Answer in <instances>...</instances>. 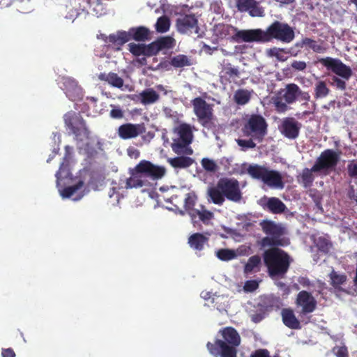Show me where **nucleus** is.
Segmentation results:
<instances>
[{
    "label": "nucleus",
    "mask_w": 357,
    "mask_h": 357,
    "mask_svg": "<svg viewBox=\"0 0 357 357\" xmlns=\"http://www.w3.org/2000/svg\"><path fill=\"white\" fill-rule=\"evenodd\" d=\"M262 258L268 275L271 278H284L292 261L289 255L278 246L266 250L262 254Z\"/></svg>",
    "instance_id": "5"
},
{
    "label": "nucleus",
    "mask_w": 357,
    "mask_h": 357,
    "mask_svg": "<svg viewBox=\"0 0 357 357\" xmlns=\"http://www.w3.org/2000/svg\"><path fill=\"white\" fill-rule=\"evenodd\" d=\"M252 91L240 89L236 91L234 95V100L238 105L247 104L251 99Z\"/></svg>",
    "instance_id": "34"
},
{
    "label": "nucleus",
    "mask_w": 357,
    "mask_h": 357,
    "mask_svg": "<svg viewBox=\"0 0 357 357\" xmlns=\"http://www.w3.org/2000/svg\"><path fill=\"white\" fill-rule=\"evenodd\" d=\"M170 64L174 68H183L190 66L191 62L186 55L178 54L171 59Z\"/></svg>",
    "instance_id": "41"
},
{
    "label": "nucleus",
    "mask_w": 357,
    "mask_h": 357,
    "mask_svg": "<svg viewBox=\"0 0 357 357\" xmlns=\"http://www.w3.org/2000/svg\"><path fill=\"white\" fill-rule=\"evenodd\" d=\"M222 73H223L222 77H225L229 82H235L240 77L238 69L233 67L231 63H227L223 67Z\"/></svg>",
    "instance_id": "35"
},
{
    "label": "nucleus",
    "mask_w": 357,
    "mask_h": 357,
    "mask_svg": "<svg viewBox=\"0 0 357 357\" xmlns=\"http://www.w3.org/2000/svg\"><path fill=\"white\" fill-rule=\"evenodd\" d=\"M260 226L263 232L267 235L261 241L262 247L284 245L282 237L286 234V229L282 224H278L272 220H263Z\"/></svg>",
    "instance_id": "9"
},
{
    "label": "nucleus",
    "mask_w": 357,
    "mask_h": 357,
    "mask_svg": "<svg viewBox=\"0 0 357 357\" xmlns=\"http://www.w3.org/2000/svg\"><path fill=\"white\" fill-rule=\"evenodd\" d=\"M291 66L295 70L303 71L306 68L307 64L303 61H294Z\"/></svg>",
    "instance_id": "56"
},
{
    "label": "nucleus",
    "mask_w": 357,
    "mask_h": 357,
    "mask_svg": "<svg viewBox=\"0 0 357 357\" xmlns=\"http://www.w3.org/2000/svg\"><path fill=\"white\" fill-rule=\"evenodd\" d=\"M177 134V139H181L184 142L191 143L192 141V132L190 126L186 123H182L174 129Z\"/></svg>",
    "instance_id": "29"
},
{
    "label": "nucleus",
    "mask_w": 357,
    "mask_h": 357,
    "mask_svg": "<svg viewBox=\"0 0 357 357\" xmlns=\"http://www.w3.org/2000/svg\"><path fill=\"white\" fill-rule=\"evenodd\" d=\"M280 287H285V290H286V294H289V288L287 287L284 283H282V282H280L279 284H278Z\"/></svg>",
    "instance_id": "61"
},
{
    "label": "nucleus",
    "mask_w": 357,
    "mask_h": 357,
    "mask_svg": "<svg viewBox=\"0 0 357 357\" xmlns=\"http://www.w3.org/2000/svg\"><path fill=\"white\" fill-rule=\"evenodd\" d=\"M283 324L291 329H301V325L291 308H283L281 311Z\"/></svg>",
    "instance_id": "22"
},
{
    "label": "nucleus",
    "mask_w": 357,
    "mask_h": 357,
    "mask_svg": "<svg viewBox=\"0 0 357 357\" xmlns=\"http://www.w3.org/2000/svg\"><path fill=\"white\" fill-rule=\"evenodd\" d=\"M84 186V182L79 181L76 184L64 188L61 191V195L63 198L71 197L77 190Z\"/></svg>",
    "instance_id": "43"
},
{
    "label": "nucleus",
    "mask_w": 357,
    "mask_h": 357,
    "mask_svg": "<svg viewBox=\"0 0 357 357\" xmlns=\"http://www.w3.org/2000/svg\"><path fill=\"white\" fill-rule=\"evenodd\" d=\"M248 174L253 178L261 181L264 184L270 188L276 189L284 188L281 174L273 169H269L264 165H250L247 169Z\"/></svg>",
    "instance_id": "8"
},
{
    "label": "nucleus",
    "mask_w": 357,
    "mask_h": 357,
    "mask_svg": "<svg viewBox=\"0 0 357 357\" xmlns=\"http://www.w3.org/2000/svg\"><path fill=\"white\" fill-rule=\"evenodd\" d=\"M250 357H271V355L268 349H258L252 352Z\"/></svg>",
    "instance_id": "54"
},
{
    "label": "nucleus",
    "mask_w": 357,
    "mask_h": 357,
    "mask_svg": "<svg viewBox=\"0 0 357 357\" xmlns=\"http://www.w3.org/2000/svg\"><path fill=\"white\" fill-rule=\"evenodd\" d=\"M236 141L237 144L241 148V150L244 151L248 149L256 147V144L254 142L255 140L251 137L249 139H238Z\"/></svg>",
    "instance_id": "48"
},
{
    "label": "nucleus",
    "mask_w": 357,
    "mask_h": 357,
    "mask_svg": "<svg viewBox=\"0 0 357 357\" xmlns=\"http://www.w3.org/2000/svg\"><path fill=\"white\" fill-rule=\"evenodd\" d=\"M221 339H216L214 343L208 342L206 347L214 357H236L237 347L241 344V336L231 326L225 327L219 331Z\"/></svg>",
    "instance_id": "3"
},
{
    "label": "nucleus",
    "mask_w": 357,
    "mask_h": 357,
    "mask_svg": "<svg viewBox=\"0 0 357 357\" xmlns=\"http://www.w3.org/2000/svg\"><path fill=\"white\" fill-rule=\"evenodd\" d=\"M170 27V20L167 15H162L158 18L155 24V30L159 33H165Z\"/></svg>",
    "instance_id": "42"
},
{
    "label": "nucleus",
    "mask_w": 357,
    "mask_h": 357,
    "mask_svg": "<svg viewBox=\"0 0 357 357\" xmlns=\"http://www.w3.org/2000/svg\"><path fill=\"white\" fill-rule=\"evenodd\" d=\"M158 50H169L172 48L175 45V40L171 36H162L158 38L156 40Z\"/></svg>",
    "instance_id": "39"
},
{
    "label": "nucleus",
    "mask_w": 357,
    "mask_h": 357,
    "mask_svg": "<svg viewBox=\"0 0 357 357\" xmlns=\"http://www.w3.org/2000/svg\"><path fill=\"white\" fill-rule=\"evenodd\" d=\"M301 127V123L294 118L286 117L282 121L279 130L285 137L294 139L298 137Z\"/></svg>",
    "instance_id": "17"
},
{
    "label": "nucleus",
    "mask_w": 357,
    "mask_h": 357,
    "mask_svg": "<svg viewBox=\"0 0 357 357\" xmlns=\"http://www.w3.org/2000/svg\"><path fill=\"white\" fill-rule=\"evenodd\" d=\"M216 256L222 261H229L237 257L234 250L227 248L218 250L216 252Z\"/></svg>",
    "instance_id": "44"
},
{
    "label": "nucleus",
    "mask_w": 357,
    "mask_h": 357,
    "mask_svg": "<svg viewBox=\"0 0 357 357\" xmlns=\"http://www.w3.org/2000/svg\"><path fill=\"white\" fill-rule=\"evenodd\" d=\"M176 26L180 33L188 36L199 31L198 20L194 14H181L176 20Z\"/></svg>",
    "instance_id": "14"
},
{
    "label": "nucleus",
    "mask_w": 357,
    "mask_h": 357,
    "mask_svg": "<svg viewBox=\"0 0 357 357\" xmlns=\"http://www.w3.org/2000/svg\"><path fill=\"white\" fill-rule=\"evenodd\" d=\"M169 165L175 169H185L194 163V160L187 156H177L168 159Z\"/></svg>",
    "instance_id": "27"
},
{
    "label": "nucleus",
    "mask_w": 357,
    "mask_h": 357,
    "mask_svg": "<svg viewBox=\"0 0 357 357\" xmlns=\"http://www.w3.org/2000/svg\"><path fill=\"white\" fill-rule=\"evenodd\" d=\"M197 202V196L195 192H190L185 195L183 208L185 211L190 216L197 213L198 208H195Z\"/></svg>",
    "instance_id": "25"
},
{
    "label": "nucleus",
    "mask_w": 357,
    "mask_h": 357,
    "mask_svg": "<svg viewBox=\"0 0 357 357\" xmlns=\"http://www.w3.org/2000/svg\"><path fill=\"white\" fill-rule=\"evenodd\" d=\"M70 149H71V148L69 146H65V150H66L67 153H69Z\"/></svg>",
    "instance_id": "63"
},
{
    "label": "nucleus",
    "mask_w": 357,
    "mask_h": 357,
    "mask_svg": "<svg viewBox=\"0 0 357 357\" xmlns=\"http://www.w3.org/2000/svg\"><path fill=\"white\" fill-rule=\"evenodd\" d=\"M159 52L155 40L149 45L144 44V53L146 56L156 55Z\"/></svg>",
    "instance_id": "51"
},
{
    "label": "nucleus",
    "mask_w": 357,
    "mask_h": 357,
    "mask_svg": "<svg viewBox=\"0 0 357 357\" xmlns=\"http://www.w3.org/2000/svg\"><path fill=\"white\" fill-rule=\"evenodd\" d=\"M318 61L328 70H331L333 73L342 78L340 79L337 76H332L331 84L335 86L337 89L344 91L347 88L345 81H348L352 75L351 68L344 64L341 60L328 56L321 58Z\"/></svg>",
    "instance_id": "7"
},
{
    "label": "nucleus",
    "mask_w": 357,
    "mask_h": 357,
    "mask_svg": "<svg viewBox=\"0 0 357 357\" xmlns=\"http://www.w3.org/2000/svg\"><path fill=\"white\" fill-rule=\"evenodd\" d=\"M160 98L159 94L153 89H146L139 95V99L143 105H150L155 102Z\"/></svg>",
    "instance_id": "31"
},
{
    "label": "nucleus",
    "mask_w": 357,
    "mask_h": 357,
    "mask_svg": "<svg viewBox=\"0 0 357 357\" xmlns=\"http://www.w3.org/2000/svg\"><path fill=\"white\" fill-rule=\"evenodd\" d=\"M264 209L268 210L273 214H280L284 213L286 209V205L277 197H270L267 199V202L261 205Z\"/></svg>",
    "instance_id": "23"
},
{
    "label": "nucleus",
    "mask_w": 357,
    "mask_h": 357,
    "mask_svg": "<svg viewBox=\"0 0 357 357\" xmlns=\"http://www.w3.org/2000/svg\"><path fill=\"white\" fill-rule=\"evenodd\" d=\"M275 1L278 2H280L281 3H284V4L291 3L295 1V0H275Z\"/></svg>",
    "instance_id": "59"
},
{
    "label": "nucleus",
    "mask_w": 357,
    "mask_h": 357,
    "mask_svg": "<svg viewBox=\"0 0 357 357\" xmlns=\"http://www.w3.org/2000/svg\"><path fill=\"white\" fill-rule=\"evenodd\" d=\"M66 126L71 130L77 139L82 140L80 137H89V132L86 127L85 121L82 116L73 111L67 112L64 115Z\"/></svg>",
    "instance_id": "13"
},
{
    "label": "nucleus",
    "mask_w": 357,
    "mask_h": 357,
    "mask_svg": "<svg viewBox=\"0 0 357 357\" xmlns=\"http://www.w3.org/2000/svg\"><path fill=\"white\" fill-rule=\"evenodd\" d=\"M111 107H112L109 112L111 118L114 119H121L123 117V111L120 108V107L112 105H111Z\"/></svg>",
    "instance_id": "52"
},
{
    "label": "nucleus",
    "mask_w": 357,
    "mask_h": 357,
    "mask_svg": "<svg viewBox=\"0 0 357 357\" xmlns=\"http://www.w3.org/2000/svg\"><path fill=\"white\" fill-rule=\"evenodd\" d=\"M313 173H320L319 171L313 170V166L311 169L305 168L303 169L302 173L300 175L301 183L305 188H309L312 186L314 176Z\"/></svg>",
    "instance_id": "33"
},
{
    "label": "nucleus",
    "mask_w": 357,
    "mask_h": 357,
    "mask_svg": "<svg viewBox=\"0 0 357 357\" xmlns=\"http://www.w3.org/2000/svg\"><path fill=\"white\" fill-rule=\"evenodd\" d=\"M87 100H90L92 102H96L97 101V98L94 97H88Z\"/></svg>",
    "instance_id": "62"
},
{
    "label": "nucleus",
    "mask_w": 357,
    "mask_h": 357,
    "mask_svg": "<svg viewBox=\"0 0 357 357\" xmlns=\"http://www.w3.org/2000/svg\"><path fill=\"white\" fill-rule=\"evenodd\" d=\"M190 143L184 142L181 139L175 138L171 144L172 151L177 155L187 154L191 155L193 153L192 149L189 147Z\"/></svg>",
    "instance_id": "28"
},
{
    "label": "nucleus",
    "mask_w": 357,
    "mask_h": 357,
    "mask_svg": "<svg viewBox=\"0 0 357 357\" xmlns=\"http://www.w3.org/2000/svg\"><path fill=\"white\" fill-rule=\"evenodd\" d=\"M261 258L259 255H253L250 257L244 267V271L246 273H250L253 271H259L261 265Z\"/></svg>",
    "instance_id": "37"
},
{
    "label": "nucleus",
    "mask_w": 357,
    "mask_h": 357,
    "mask_svg": "<svg viewBox=\"0 0 357 357\" xmlns=\"http://www.w3.org/2000/svg\"><path fill=\"white\" fill-rule=\"evenodd\" d=\"M137 61L141 64V65H146V59L145 57H142L141 59H139L137 60Z\"/></svg>",
    "instance_id": "60"
},
{
    "label": "nucleus",
    "mask_w": 357,
    "mask_h": 357,
    "mask_svg": "<svg viewBox=\"0 0 357 357\" xmlns=\"http://www.w3.org/2000/svg\"><path fill=\"white\" fill-rule=\"evenodd\" d=\"M210 234L206 233H194L188 238L189 246L196 252L202 251L206 246H208Z\"/></svg>",
    "instance_id": "20"
},
{
    "label": "nucleus",
    "mask_w": 357,
    "mask_h": 357,
    "mask_svg": "<svg viewBox=\"0 0 357 357\" xmlns=\"http://www.w3.org/2000/svg\"><path fill=\"white\" fill-rule=\"evenodd\" d=\"M347 172L350 177L357 178V164L354 160L347 165Z\"/></svg>",
    "instance_id": "55"
},
{
    "label": "nucleus",
    "mask_w": 357,
    "mask_h": 357,
    "mask_svg": "<svg viewBox=\"0 0 357 357\" xmlns=\"http://www.w3.org/2000/svg\"><path fill=\"white\" fill-rule=\"evenodd\" d=\"M144 131L145 128L143 124L127 123L119 127L117 134L122 139H129L137 137Z\"/></svg>",
    "instance_id": "18"
},
{
    "label": "nucleus",
    "mask_w": 357,
    "mask_h": 357,
    "mask_svg": "<svg viewBox=\"0 0 357 357\" xmlns=\"http://www.w3.org/2000/svg\"><path fill=\"white\" fill-rule=\"evenodd\" d=\"M70 174L68 164L62 162L59 167V169L56 173L57 181L67 178Z\"/></svg>",
    "instance_id": "50"
},
{
    "label": "nucleus",
    "mask_w": 357,
    "mask_h": 357,
    "mask_svg": "<svg viewBox=\"0 0 357 357\" xmlns=\"http://www.w3.org/2000/svg\"><path fill=\"white\" fill-rule=\"evenodd\" d=\"M298 281L303 287H309L312 284L310 280L305 277L299 278Z\"/></svg>",
    "instance_id": "58"
},
{
    "label": "nucleus",
    "mask_w": 357,
    "mask_h": 357,
    "mask_svg": "<svg viewBox=\"0 0 357 357\" xmlns=\"http://www.w3.org/2000/svg\"><path fill=\"white\" fill-rule=\"evenodd\" d=\"M248 31H250V29L239 30L238 28L232 25L226 24H218L215 25L214 29L215 35L220 38H225L233 33L231 36V40L238 43L243 42L251 43V40H245L242 36L244 33H246Z\"/></svg>",
    "instance_id": "15"
},
{
    "label": "nucleus",
    "mask_w": 357,
    "mask_h": 357,
    "mask_svg": "<svg viewBox=\"0 0 357 357\" xmlns=\"http://www.w3.org/2000/svg\"><path fill=\"white\" fill-rule=\"evenodd\" d=\"M236 8L240 12H248L252 17H262L264 10L255 0H236Z\"/></svg>",
    "instance_id": "19"
},
{
    "label": "nucleus",
    "mask_w": 357,
    "mask_h": 357,
    "mask_svg": "<svg viewBox=\"0 0 357 357\" xmlns=\"http://www.w3.org/2000/svg\"><path fill=\"white\" fill-rule=\"evenodd\" d=\"M314 91L315 98H320L326 97L329 93L330 90L324 81H319L316 84Z\"/></svg>",
    "instance_id": "45"
},
{
    "label": "nucleus",
    "mask_w": 357,
    "mask_h": 357,
    "mask_svg": "<svg viewBox=\"0 0 357 357\" xmlns=\"http://www.w3.org/2000/svg\"><path fill=\"white\" fill-rule=\"evenodd\" d=\"M268 124L260 114H252L242 128L243 135L262 142L267 134Z\"/></svg>",
    "instance_id": "10"
},
{
    "label": "nucleus",
    "mask_w": 357,
    "mask_h": 357,
    "mask_svg": "<svg viewBox=\"0 0 357 357\" xmlns=\"http://www.w3.org/2000/svg\"><path fill=\"white\" fill-rule=\"evenodd\" d=\"M295 303L297 307H301V314H307L313 312L317 307V301L311 293L303 290L296 296Z\"/></svg>",
    "instance_id": "16"
},
{
    "label": "nucleus",
    "mask_w": 357,
    "mask_h": 357,
    "mask_svg": "<svg viewBox=\"0 0 357 357\" xmlns=\"http://www.w3.org/2000/svg\"><path fill=\"white\" fill-rule=\"evenodd\" d=\"M128 46V50L132 55L135 56H139L142 55L145 56L144 44L130 43Z\"/></svg>",
    "instance_id": "46"
},
{
    "label": "nucleus",
    "mask_w": 357,
    "mask_h": 357,
    "mask_svg": "<svg viewBox=\"0 0 357 357\" xmlns=\"http://www.w3.org/2000/svg\"><path fill=\"white\" fill-rule=\"evenodd\" d=\"M126 33L128 38H129V41L134 40L138 42H145L150 40L151 32L146 26L132 27Z\"/></svg>",
    "instance_id": "21"
},
{
    "label": "nucleus",
    "mask_w": 357,
    "mask_h": 357,
    "mask_svg": "<svg viewBox=\"0 0 357 357\" xmlns=\"http://www.w3.org/2000/svg\"><path fill=\"white\" fill-rule=\"evenodd\" d=\"M259 287V283L257 280H252L245 282L244 285V290L247 292H252L255 291Z\"/></svg>",
    "instance_id": "53"
},
{
    "label": "nucleus",
    "mask_w": 357,
    "mask_h": 357,
    "mask_svg": "<svg viewBox=\"0 0 357 357\" xmlns=\"http://www.w3.org/2000/svg\"><path fill=\"white\" fill-rule=\"evenodd\" d=\"M165 172L164 167L142 160L130 170V176L126 179L125 188L128 189L147 186L150 184L149 180H159L164 176Z\"/></svg>",
    "instance_id": "2"
},
{
    "label": "nucleus",
    "mask_w": 357,
    "mask_h": 357,
    "mask_svg": "<svg viewBox=\"0 0 357 357\" xmlns=\"http://www.w3.org/2000/svg\"><path fill=\"white\" fill-rule=\"evenodd\" d=\"M310 99L308 92L301 91L297 84L291 83L278 91L271 98V101L277 112L284 113L289 109L288 105L293 104L296 100L308 102Z\"/></svg>",
    "instance_id": "6"
},
{
    "label": "nucleus",
    "mask_w": 357,
    "mask_h": 357,
    "mask_svg": "<svg viewBox=\"0 0 357 357\" xmlns=\"http://www.w3.org/2000/svg\"><path fill=\"white\" fill-rule=\"evenodd\" d=\"M333 354L336 357H349V351L347 347L344 344L336 345L332 349Z\"/></svg>",
    "instance_id": "47"
},
{
    "label": "nucleus",
    "mask_w": 357,
    "mask_h": 357,
    "mask_svg": "<svg viewBox=\"0 0 357 357\" xmlns=\"http://www.w3.org/2000/svg\"><path fill=\"white\" fill-rule=\"evenodd\" d=\"M200 209H197V213H195L192 215L191 219L194 220L197 217H199V220L206 225H208V222L213 218V213L205 209L204 206L200 205Z\"/></svg>",
    "instance_id": "36"
},
{
    "label": "nucleus",
    "mask_w": 357,
    "mask_h": 357,
    "mask_svg": "<svg viewBox=\"0 0 357 357\" xmlns=\"http://www.w3.org/2000/svg\"><path fill=\"white\" fill-rule=\"evenodd\" d=\"M83 197V195H79L77 197L73 198V200L77 201L79 200Z\"/></svg>",
    "instance_id": "64"
},
{
    "label": "nucleus",
    "mask_w": 357,
    "mask_h": 357,
    "mask_svg": "<svg viewBox=\"0 0 357 357\" xmlns=\"http://www.w3.org/2000/svg\"><path fill=\"white\" fill-rule=\"evenodd\" d=\"M339 160V153L333 149H326L317 158L313 165V170L327 174L335 168Z\"/></svg>",
    "instance_id": "12"
},
{
    "label": "nucleus",
    "mask_w": 357,
    "mask_h": 357,
    "mask_svg": "<svg viewBox=\"0 0 357 357\" xmlns=\"http://www.w3.org/2000/svg\"><path fill=\"white\" fill-rule=\"evenodd\" d=\"M245 40L257 43H268L276 39L283 43L291 42L295 36L293 29L287 23L275 21L266 31L261 29H250L242 35Z\"/></svg>",
    "instance_id": "1"
},
{
    "label": "nucleus",
    "mask_w": 357,
    "mask_h": 357,
    "mask_svg": "<svg viewBox=\"0 0 357 357\" xmlns=\"http://www.w3.org/2000/svg\"><path fill=\"white\" fill-rule=\"evenodd\" d=\"M15 353L11 348L2 349L1 356L2 357H15Z\"/></svg>",
    "instance_id": "57"
},
{
    "label": "nucleus",
    "mask_w": 357,
    "mask_h": 357,
    "mask_svg": "<svg viewBox=\"0 0 357 357\" xmlns=\"http://www.w3.org/2000/svg\"><path fill=\"white\" fill-rule=\"evenodd\" d=\"M329 277L331 284L335 289L339 288L347 281V275L345 274H340L334 270L331 272Z\"/></svg>",
    "instance_id": "40"
},
{
    "label": "nucleus",
    "mask_w": 357,
    "mask_h": 357,
    "mask_svg": "<svg viewBox=\"0 0 357 357\" xmlns=\"http://www.w3.org/2000/svg\"><path fill=\"white\" fill-rule=\"evenodd\" d=\"M296 45L298 47H308L316 53H324L327 50V47L323 43L319 44L316 40L310 38H303L301 43H296Z\"/></svg>",
    "instance_id": "26"
},
{
    "label": "nucleus",
    "mask_w": 357,
    "mask_h": 357,
    "mask_svg": "<svg viewBox=\"0 0 357 357\" xmlns=\"http://www.w3.org/2000/svg\"><path fill=\"white\" fill-rule=\"evenodd\" d=\"M192 105L198 122L207 129H211L214 127L212 106L201 97L194 98L192 100Z\"/></svg>",
    "instance_id": "11"
},
{
    "label": "nucleus",
    "mask_w": 357,
    "mask_h": 357,
    "mask_svg": "<svg viewBox=\"0 0 357 357\" xmlns=\"http://www.w3.org/2000/svg\"><path fill=\"white\" fill-rule=\"evenodd\" d=\"M105 41L107 43L121 46L129 41L126 31H118L116 34H110L106 37Z\"/></svg>",
    "instance_id": "32"
},
{
    "label": "nucleus",
    "mask_w": 357,
    "mask_h": 357,
    "mask_svg": "<svg viewBox=\"0 0 357 357\" xmlns=\"http://www.w3.org/2000/svg\"><path fill=\"white\" fill-rule=\"evenodd\" d=\"M201 164L203 168L207 172H215L218 169V165L215 161L207 158H203L201 161Z\"/></svg>",
    "instance_id": "49"
},
{
    "label": "nucleus",
    "mask_w": 357,
    "mask_h": 357,
    "mask_svg": "<svg viewBox=\"0 0 357 357\" xmlns=\"http://www.w3.org/2000/svg\"><path fill=\"white\" fill-rule=\"evenodd\" d=\"M287 54H290L294 56L297 55V52H294L292 49H290L288 51L285 50L284 49L275 47L270 50V55L275 56L280 61H287L288 59V56H287Z\"/></svg>",
    "instance_id": "38"
},
{
    "label": "nucleus",
    "mask_w": 357,
    "mask_h": 357,
    "mask_svg": "<svg viewBox=\"0 0 357 357\" xmlns=\"http://www.w3.org/2000/svg\"><path fill=\"white\" fill-rule=\"evenodd\" d=\"M98 79L101 81L108 82L112 86L116 88H121L123 85V79L115 73H109L106 74L105 73L98 75Z\"/></svg>",
    "instance_id": "30"
},
{
    "label": "nucleus",
    "mask_w": 357,
    "mask_h": 357,
    "mask_svg": "<svg viewBox=\"0 0 357 357\" xmlns=\"http://www.w3.org/2000/svg\"><path fill=\"white\" fill-rule=\"evenodd\" d=\"M259 305L266 311H272L279 309L282 305V302L279 297L268 295L261 298Z\"/></svg>",
    "instance_id": "24"
},
{
    "label": "nucleus",
    "mask_w": 357,
    "mask_h": 357,
    "mask_svg": "<svg viewBox=\"0 0 357 357\" xmlns=\"http://www.w3.org/2000/svg\"><path fill=\"white\" fill-rule=\"evenodd\" d=\"M208 201L221 206L227 199L234 202H238L242 199L239 182L234 178H221L216 185L209 187L207 190Z\"/></svg>",
    "instance_id": "4"
}]
</instances>
